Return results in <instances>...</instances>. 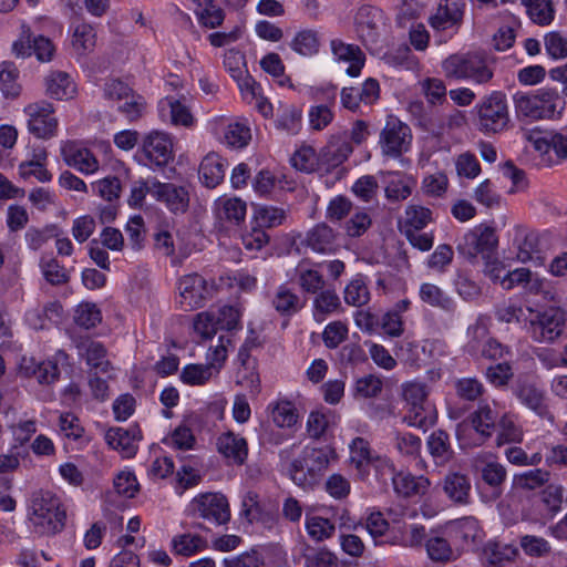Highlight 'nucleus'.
I'll return each instance as SVG.
<instances>
[{
  "mask_svg": "<svg viewBox=\"0 0 567 567\" xmlns=\"http://www.w3.org/2000/svg\"><path fill=\"white\" fill-rule=\"evenodd\" d=\"M336 456L330 446H306L301 455L288 464L287 474L296 485L311 489L319 484Z\"/></svg>",
  "mask_w": 567,
  "mask_h": 567,
  "instance_id": "nucleus-1",
  "label": "nucleus"
},
{
  "mask_svg": "<svg viewBox=\"0 0 567 567\" xmlns=\"http://www.w3.org/2000/svg\"><path fill=\"white\" fill-rule=\"evenodd\" d=\"M518 116L530 120H553L560 115L565 101L555 87L543 86L529 93L517 92L513 96Z\"/></svg>",
  "mask_w": 567,
  "mask_h": 567,
  "instance_id": "nucleus-2",
  "label": "nucleus"
},
{
  "mask_svg": "<svg viewBox=\"0 0 567 567\" xmlns=\"http://www.w3.org/2000/svg\"><path fill=\"white\" fill-rule=\"evenodd\" d=\"M29 520L41 535L60 533L66 520V513L60 497L50 491H39L32 495Z\"/></svg>",
  "mask_w": 567,
  "mask_h": 567,
  "instance_id": "nucleus-3",
  "label": "nucleus"
},
{
  "mask_svg": "<svg viewBox=\"0 0 567 567\" xmlns=\"http://www.w3.org/2000/svg\"><path fill=\"white\" fill-rule=\"evenodd\" d=\"M476 127L486 135L502 134L512 128L507 96L503 91H492L476 103L473 110Z\"/></svg>",
  "mask_w": 567,
  "mask_h": 567,
  "instance_id": "nucleus-4",
  "label": "nucleus"
},
{
  "mask_svg": "<svg viewBox=\"0 0 567 567\" xmlns=\"http://www.w3.org/2000/svg\"><path fill=\"white\" fill-rule=\"evenodd\" d=\"M447 79L470 80L475 84H487L494 78L488 59L477 52L452 54L442 62Z\"/></svg>",
  "mask_w": 567,
  "mask_h": 567,
  "instance_id": "nucleus-5",
  "label": "nucleus"
},
{
  "mask_svg": "<svg viewBox=\"0 0 567 567\" xmlns=\"http://www.w3.org/2000/svg\"><path fill=\"white\" fill-rule=\"evenodd\" d=\"M567 313L559 307H549L537 311L529 320L527 332L539 343H553L564 332Z\"/></svg>",
  "mask_w": 567,
  "mask_h": 567,
  "instance_id": "nucleus-6",
  "label": "nucleus"
},
{
  "mask_svg": "<svg viewBox=\"0 0 567 567\" xmlns=\"http://www.w3.org/2000/svg\"><path fill=\"white\" fill-rule=\"evenodd\" d=\"M444 528L458 556L464 551L478 549L483 542L484 532L480 522L473 516L452 520Z\"/></svg>",
  "mask_w": 567,
  "mask_h": 567,
  "instance_id": "nucleus-7",
  "label": "nucleus"
},
{
  "mask_svg": "<svg viewBox=\"0 0 567 567\" xmlns=\"http://www.w3.org/2000/svg\"><path fill=\"white\" fill-rule=\"evenodd\" d=\"M23 112L28 116V131L34 137L50 140L56 135L59 123L51 103L47 101L30 103Z\"/></svg>",
  "mask_w": 567,
  "mask_h": 567,
  "instance_id": "nucleus-8",
  "label": "nucleus"
},
{
  "mask_svg": "<svg viewBox=\"0 0 567 567\" xmlns=\"http://www.w3.org/2000/svg\"><path fill=\"white\" fill-rule=\"evenodd\" d=\"M195 517L203 518L216 526L224 525L230 519L229 504L220 493H206L195 497L190 503Z\"/></svg>",
  "mask_w": 567,
  "mask_h": 567,
  "instance_id": "nucleus-9",
  "label": "nucleus"
},
{
  "mask_svg": "<svg viewBox=\"0 0 567 567\" xmlns=\"http://www.w3.org/2000/svg\"><path fill=\"white\" fill-rule=\"evenodd\" d=\"M564 488L560 485L549 484L540 493L532 508L524 513L525 520L546 524L561 509Z\"/></svg>",
  "mask_w": 567,
  "mask_h": 567,
  "instance_id": "nucleus-10",
  "label": "nucleus"
},
{
  "mask_svg": "<svg viewBox=\"0 0 567 567\" xmlns=\"http://www.w3.org/2000/svg\"><path fill=\"white\" fill-rule=\"evenodd\" d=\"M145 164L151 167H165L174 158L173 140L163 132L154 131L143 138L140 151Z\"/></svg>",
  "mask_w": 567,
  "mask_h": 567,
  "instance_id": "nucleus-11",
  "label": "nucleus"
},
{
  "mask_svg": "<svg viewBox=\"0 0 567 567\" xmlns=\"http://www.w3.org/2000/svg\"><path fill=\"white\" fill-rule=\"evenodd\" d=\"M497 244L498 237L495 229L488 226H480L464 235L462 241L457 245V250L464 257L473 259L477 255L489 256Z\"/></svg>",
  "mask_w": 567,
  "mask_h": 567,
  "instance_id": "nucleus-12",
  "label": "nucleus"
},
{
  "mask_svg": "<svg viewBox=\"0 0 567 567\" xmlns=\"http://www.w3.org/2000/svg\"><path fill=\"white\" fill-rule=\"evenodd\" d=\"M411 141V128L398 118H390L380 135L382 152L391 157H399L408 152Z\"/></svg>",
  "mask_w": 567,
  "mask_h": 567,
  "instance_id": "nucleus-13",
  "label": "nucleus"
},
{
  "mask_svg": "<svg viewBox=\"0 0 567 567\" xmlns=\"http://www.w3.org/2000/svg\"><path fill=\"white\" fill-rule=\"evenodd\" d=\"M378 463L384 464L386 472L392 480L394 491L403 497H421L425 495L431 486V482L423 475H412L405 472H395L394 465L386 458H378Z\"/></svg>",
  "mask_w": 567,
  "mask_h": 567,
  "instance_id": "nucleus-14",
  "label": "nucleus"
},
{
  "mask_svg": "<svg viewBox=\"0 0 567 567\" xmlns=\"http://www.w3.org/2000/svg\"><path fill=\"white\" fill-rule=\"evenodd\" d=\"M12 51L17 58H28L32 53L41 62L52 60L55 47L52 41L44 35L34 37L30 29H23L20 38L13 42Z\"/></svg>",
  "mask_w": 567,
  "mask_h": 567,
  "instance_id": "nucleus-15",
  "label": "nucleus"
},
{
  "mask_svg": "<svg viewBox=\"0 0 567 567\" xmlns=\"http://www.w3.org/2000/svg\"><path fill=\"white\" fill-rule=\"evenodd\" d=\"M181 305L184 310H194L203 307L210 295V287L206 279L198 274H189L178 280Z\"/></svg>",
  "mask_w": 567,
  "mask_h": 567,
  "instance_id": "nucleus-16",
  "label": "nucleus"
},
{
  "mask_svg": "<svg viewBox=\"0 0 567 567\" xmlns=\"http://www.w3.org/2000/svg\"><path fill=\"white\" fill-rule=\"evenodd\" d=\"M141 440L142 431L136 424L128 427H110L105 433L106 444L126 458L135 456Z\"/></svg>",
  "mask_w": 567,
  "mask_h": 567,
  "instance_id": "nucleus-17",
  "label": "nucleus"
},
{
  "mask_svg": "<svg viewBox=\"0 0 567 567\" xmlns=\"http://www.w3.org/2000/svg\"><path fill=\"white\" fill-rule=\"evenodd\" d=\"M340 95L342 106L351 112H357L361 103L371 105L379 100L380 84L378 80L369 78L361 87H343Z\"/></svg>",
  "mask_w": 567,
  "mask_h": 567,
  "instance_id": "nucleus-18",
  "label": "nucleus"
},
{
  "mask_svg": "<svg viewBox=\"0 0 567 567\" xmlns=\"http://www.w3.org/2000/svg\"><path fill=\"white\" fill-rule=\"evenodd\" d=\"M60 151L65 164L83 174H93L99 169V162L93 153L74 141L63 142Z\"/></svg>",
  "mask_w": 567,
  "mask_h": 567,
  "instance_id": "nucleus-19",
  "label": "nucleus"
},
{
  "mask_svg": "<svg viewBox=\"0 0 567 567\" xmlns=\"http://www.w3.org/2000/svg\"><path fill=\"white\" fill-rule=\"evenodd\" d=\"M464 8V0H441L436 11L429 18V23L437 31L458 27L463 21Z\"/></svg>",
  "mask_w": 567,
  "mask_h": 567,
  "instance_id": "nucleus-20",
  "label": "nucleus"
},
{
  "mask_svg": "<svg viewBox=\"0 0 567 567\" xmlns=\"http://www.w3.org/2000/svg\"><path fill=\"white\" fill-rule=\"evenodd\" d=\"M153 197L166 204L167 208L177 214L185 213L189 205V194L183 186L172 183H161L153 179Z\"/></svg>",
  "mask_w": 567,
  "mask_h": 567,
  "instance_id": "nucleus-21",
  "label": "nucleus"
},
{
  "mask_svg": "<svg viewBox=\"0 0 567 567\" xmlns=\"http://www.w3.org/2000/svg\"><path fill=\"white\" fill-rule=\"evenodd\" d=\"M302 245L317 254H333L338 250V234L327 224L320 223L309 229Z\"/></svg>",
  "mask_w": 567,
  "mask_h": 567,
  "instance_id": "nucleus-22",
  "label": "nucleus"
},
{
  "mask_svg": "<svg viewBox=\"0 0 567 567\" xmlns=\"http://www.w3.org/2000/svg\"><path fill=\"white\" fill-rule=\"evenodd\" d=\"M79 355L83 358L91 368V372L109 373L112 369L107 360V350L102 342L90 338L80 339L76 342Z\"/></svg>",
  "mask_w": 567,
  "mask_h": 567,
  "instance_id": "nucleus-23",
  "label": "nucleus"
},
{
  "mask_svg": "<svg viewBox=\"0 0 567 567\" xmlns=\"http://www.w3.org/2000/svg\"><path fill=\"white\" fill-rule=\"evenodd\" d=\"M424 547L427 557L436 564L445 565L460 557L451 539L446 536L445 528L442 532H435L427 536Z\"/></svg>",
  "mask_w": 567,
  "mask_h": 567,
  "instance_id": "nucleus-24",
  "label": "nucleus"
},
{
  "mask_svg": "<svg viewBox=\"0 0 567 567\" xmlns=\"http://www.w3.org/2000/svg\"><path fill=\"white\" fill-rule=\"evenodd\" d=\"M442 488L446 497L455 505L471 503V480L460 472H450L442 480Z\"/></svg>",
  "mask_w": 567,
  "mask_h": 567,
  "instance_id": "nucleus-25",
  "label": "nucleus"
},
{
  "mask_svg": "<svg viewBox=\"0 0 567 567\" xmlns=\"http://www.w3.org/2000/svg\"><path fill=\"white\" fill-rule=\"evenodd\" d=\"M515 396L522 404L534 411L542 417H550L545 395L535 384L527 381H518L513 388Z\"/></svg>",
  "mask_w": 567,
  "mask_h": 567,
  "instance_id": "nucleus-26",
  "label": "nucleus"
},
{
  "mask_svg": "<svg viewBox=\"0 0 567 567\" xmlns=\"http://www.w3.org/2000/svg\"><path fill=\"white\" fill-rule=\"evenodd\" d=\"M331 50L338 61L350 64L346 71L349 76L357 78L360 75L365 63V55L358 45L348 44L336 39L331 41Z\"/></svg>",
  "mask_w": 567,
  "mask_h": 567,
  "instance_id": "nucleus-27",
  "label": "nucleus"
},
{
  "mask_svg": "<svg viewBox=\"0 0 567 567\" xmlns=\"http://www.w3.org/2000/svg\"><path fill=\"white\" fill-rule=\"evenodd\" d=\"M496 419L497 413L488 403H481L477 410L471 414V425L477 435L475 440L476 445L484 444L492 436Z\"/></svg>",
  "mask_w": 567,
  "mask_h": 567,
  "instance_id": "nucleus-28",
  "label": "nucleus"
},
{
  "mask_svg": "<svg viewBox=\"0 0 567 567\" xmlns=\"http://www.w3.org/2000/svg\"><path fill=\"white\" fill-rule=\"evenodd\" d=\"M20 370L27 377H35L40 384H52L60 377L59 365L52 360L37 362L33 358H23Z\"/></svg>",
  "mask_w": 567,
  "mask_h": 567,
  "instance_id": "nucleus-29",
  "label": "nucleus"
},
{
  "mask_svg": "<svg viewBox=\"0 0 567 567\" xmlns=\"http://www.w3.org/2000/svg\"><path fill=\"white\" fill-rule=\"evenodd\" d=\"M272 308L285 318L298 313L305 306L300 297L287 285H280L271 297Z\"/></svg>",
  "mask_w": 567,
  "mask_h": 567,
  "instance_id": "nucleus-30",
  "label": "nucleus"
},
{
  "mask_svg": "<svg viewBox=\"0 0 567 567\" xmlns=\"http://www.w3.org/2000/svg\"><path fill=\"white\" fill-rule=\"evenodd\" d=\"M217 447L219 453L238 465L244 464L248 455L246 440L233 432L221 434L217 440Z\"/></svg>",
  "mask_w": 567,
  "mask_h": 567,
  "instance_id": "nucleus-31",
  "label": "nucleus"
},
{
  "mask_svg": "<svg viewBox=\"0 0 567 567\" xmlns=\"http://www.w3.org/2000/svg\"><path fill=\"white\" fill-rule=\"evenodd\" d=\"M426 445L435 465L437 466H445L454 457L450 435L443 430L433 431L427 439Z\"/></svg>",
  "mask_w": 567,
  "mask_h": 567,
  "instance_id": "nucleus-32",
  "label": "nucleus"
},
{
  "mask_svg": "<svg viewBox=\"0 0 567 567\" xmlns=\"http://www.w3.org/2000/svg\"><path fill=\"white\" fill-rule=\"evenodd\" d=\"M246 202L238 197L219 198L216 202V216L221 223L238 226L245 220Z\"/></svg>",
  "mask_w": 567,
  "mask_h": 567,
  "instance_id": "nucleus-33",
  "label": "nucleus"
},
{
  "mask_svg": "<svg viewBox=\"0 0 567 567\" xmlns=\"http://www.w3.org/2000/svg\"><path fill=\"white\" fill-rule=\"evenodd\" d=\"M198 173L206 187L215 188L225 177L224 159L216 153L207 154L199 165Z\"/></svg>",
  "mask_w": 567,
  "mask_h": 567,
  "instance_id": "nucleus-34",
  "label": "nucleus"
},
{
  "mask_svg": "<svg viewBox=\"0 0 567 567\" xmlns=\"http://www.w3.org/2000/svg\"><path fill=\"white\" fill-rule=\"evenodd\" d=\"M353 152L348 134L332 136L322 151V159L330 167H337Z\"/></svg>",
  "mask_w": 567,
  "mask_h": 567,
  "instance_id": "nucleus-35",
  "label": "nucleus"
},
{
  "mask_svg": "<svg viewBox=\"0 0 567 567\" xmlns=\"http://www.w3.org/2000/svg\"><path fill=\"white\" fill-rule=\"evenodd\" d=\"M45 92L52 99H70L75 93V85L70 75L63 71H53L45 76Z\"/></svg>",
  "mask_w": 567,
  "mask_h": 567,
  "instance_id": "nucleus-36",
  "label": "nucleus"
},
{
  "mask_svg": "<svg viewBox=\"0 0 567 567\" xmlns=\"http://www.w3.org/2000/svg\"><path fill=\"white\" fill-rule=\"evenodd\" d=\"M313 299L312 316L317 322H322L328 316L341 310V301L333 289H322Z\"/></svg>",
  "mask_w": 567,
  "mask_h": 567,
  "instance_id": "nucleus-37",
  "label": "nucleus"
},
{
  "mask_svg": "<svg viewBox=\"0 0 567 567\" xmlns=\"http://www.w3.org/2000/svg\"><path fill=\"white\" fill-rule=\"evenodd\" d=\"M390 179L385 186V197L391 202H401L411 196L416 182L413 177L399 172L388 173Z\"/></svg>",
  "mask_w": 567,
  "mask_h": 567,
  "instance_id": "nucleus-38",
  "label": "nucleus"
},
{
  "mask_svg": "<svg viewBox=\"0 0 567 567\" xmlns=\"http://www.w3.org/2000/svg\"><path fill=\"white\" fill-rule=\"evenodd\" d=\"M195 16L198 23L207 29H215L221 25L225 20V11L215 3V0H194Z\"/></svg>",
  "mask_w": 567,
  "mask_h": 567,
  "instance_id": "nucleus-39",
  "label": "nucleus"
},
{
  "mask_svg": "<svg viewBox=\"0 0 567 567\" xmlns=\"http://www.w3.org/2000/svg\"><path fill=\"white\" fill-rule=\"evenodd\" d=\"M517 259L520 262H533L535 266L545 265L546 257L539 248V237L536 233H525L519 239Z\"/></svg>",
  "mask_w": 567,
  "mask_h": 567,
  "instance_id": "nucleus-40",
  "label": "nucleus"
},
{
  "mask_svg": "<svg viewBox=\"0 0 567 567\" xmlns=\"http://www.w3.org/2000/svg\"><path fill=\"white\" fill-rule=\"evenodd\" d=\"M419 296L424 303H427L433 308H439L446 312H452L455 309L453 299L434 284H422L420 286Z\"/></svg>",
  "mask_w": 567,
  "mask_h": 567,
  "instance_id": "nucleus-41",
  "label": "nucleus"
},
{
  "mask_svg": "<svg viewBox=\"0 0 567 567\" xmlns=\"http://www.w3.org/2000/svg\"><path fill=\"white\" fill-rule=\"evenodd\" d=\"M350 454L351 463L354 464L358 470H361L369 464L373 465L377 471L384 470V464L377 462V460L381 457L372 456L369 442L363 437L358 436L352 440L350 444Z\"/></svg>",
  "mask_w": 567,
  "mask_h": 567,
  "instance_id": "nucleus-42",
  "label": "nucleus"
},
{
  "mask_svg": "<svg viewBox=\"0 0 567 567\" xmlns=\"http://www.w3.org/2000/svg\"><path fill=\"white\" fill-rule=\"evenodd\" d=\"M305 528L308 536L317 543L330 539L336 534V524L319 515H307Z\"/></svg>",
  "mask_w": 567,
  "mask_h": 567,
  "instance_id": "nucleus-43",
  "label": "nucleus"
},
{
  "mask_svg": "<svg viewBox=\"0 0 567 567\" xmlns=\"http://www.w3.org/2000/svg\"><path fill=\"white\" fill-rule=\"evenodd\" d=\"M296 278L303 292L316 295L324 288V278L316 269L301 261L296 268Z\"/></svg>",
  "mask_w": 567,
  "mask_h": 567,
  "instance_id": "nucleus-44",
  "label": "nucleus"
},
{
  "mask_svg": "<svg viewBox=\"0 0 567 567\" xmlns=\"http://www.w3.org/2000/svg\"><path fill=\"white\" fill-rule=\"evenodd\" d=\"M480 473L482 481L492 488L494 498H498L507 477L505 466L498 462L489 461L481 467Z\"/></svg>",
  "mask_w": 567,
  "mask_h": 567,
  "instance_id": "nucleus-45",
  "label": "nucleus"
},
{
  "mask_svg": "<svg viewBox=\"0 0 567 567\" xmlns=\"http://www.w3.org/2000/svg\"><path fill=\"white\" fill-rule=\"evenodd\" d=\"M319 32L312 29H305L296 33L290 42V48L302 56H312L319 52Z\"/></svg>",
  "mask_w": 567,
  "mask_h": 567,
  "instance_id": "nucleus-46",
  "label": "nucleus"
},
{
  "mask_svg": "<svg viewBox=\"0 0 567 567\" xmlns=\"http://www.w3.org/2000/svg\"><path fill=\"white\" fill-rule=\"evenodd\" d=\"M171 546L175 555L189 557L205 549L207 542L199 535L186 533L174 536Z\"/></svg>",
  "mask_w": 567,
  "mask_h": 567,
  "instance_id": "nucleus-47",
  "label": "nucleus"
},
{
  "mask_svg": "<svg viewBox=\"0 0 567 567\" xmlns=\"http://www.w3.org/2000/svg\"><path fill=\"white\" fill-rule=\"evenodd\" d=\"M288 210L272 205H258L255 207V220L260 228H275L287 219Z\"/></svg>",
  "mask_w": 567,
  "mask_h": 567,
  "instance_id": "nucleus-48",
  "label": "nucleus"
},
{
  "mask_svg": "<svg viewBox=\"0 0 567 567\" xmlns=\"http://www.w3.org/2000/svg\"><path fill=\"white\" fill-rule=\"evenodd\" d=\"M301 110L296 105H282L277 114L275 125L278 130L296 135L301 128Z\"/></svg>",
  "mask_w": 567,
  "mask_h": 567,
  "instance_id": "nucleus-49",
  "label": "nucleus"
},
{
  "mask_svg": "<svg viewBox=\"0 0 567 567\" xmlns=\"http://www.w3.org/2000/svg\"><path fill=\"white\" fill-rule=\"evenodd\" d=\"M220 364H187L181 372V380L188 385H203L210 380L214 371L218 373Z\"/></svg>",
  "mask_w": 567,
  "mask_h": 567,
  "instance_id": "nucleus-50",
  "label": "nucleus"
},
{
  "mask_svg": "<svg viewBox=\"0 0 567 567\" xmlns=\"http://www.w3.org/2000/svg\"><path fill=\"white\" fill-rule=\"evenodd\" d=\"M333 425L336 415L332 411H312L307 420V432L311 439L319 440Z\"/></svg>",
  "mask_w": 567,
  "mask_h": 567,
  "instance_id": "nucleus-51",
  "label": "nucleus"
},
{
  "mask_svg": "<svg viewBox=\"0 0 567 567\" xmlns=\"http://www.w3.org/2000/svg\"><path fill=\"white\" fill-rule=\"evenodd\" d=\"M19 70L12 62L0 64V90L7 99H16L21 92L18 83Z\"/></svg>",
  "mask_w": 567,
  "mask_h": 567,
  "instance_id": "nucleus-52",
  "label": "nucleus"
},
{
  "mask_svg": "<svg viewBox=\"0 0 567 567\" xmlns=\"http://www.w3.org/2000/svg\"><path fill=\"white\" fill-rule=\"evenodd\" d=\"M370 300V291L364 277L358 275L344 288V301L353 307H361Z\"/></svg>",
  "mask_w": 567,
  "mask_h": 567,
  "instance_id": "nucleus-53",
  "label": "nucleus"
},
{
  "mask_svg": "<svg viewBox=\"0 0 567 567\" xmlns=\"http://www.w3.org/2000/svg\"><path fill=\"white\" fill-rule=\"evenodd\" d=\"M404 215L403 230H409V228L422 230L433 220L430 208L415 204L409 205Z\"/></svg>",
  "mask_w": 567,
  "mask_h": 567,
  "instance_id": "nucleus-54",
  "label": "nucleus"
},
{
  "mask_svg": "<svg viewBox=\"0 0 567 567\" xmlns=\"http://www.w3.org/2000/svg\"><path fill=\"white\" fill-rule=\"evenodd\" d=\"M271 416L274 423L279 427H292L299 420L295 404L288 400H280L274 404Z\"/></svg>",
  "mask_w": 567,
  "mask_h": 567,
  "instance_id": "nucleus-55",
  "label": "nucleus"
},
{
  "mask_svg": "<svg viewBox=\"0 0 567 567\" xmlns=\"http://www.w3.org/2000/svg\"><path fill=\"white\" fill-rule=\"evenodd\" d=\"M548 481L549 473L542 468L518 473L513 477L514 486L525 491L536 489L545 485Z\"/></svg>",
  "mask_w": 567,
  "mask_h": 567,
  "instance_id": "nucleus-56",
  "label": "nucleus"
},
{
  "mask_svg": "<svg viewBox=\"0 0 567 567\" xmlns=\"http://www.w3.org/2000/svg\"><path fill=\"white\" fill-rule=\"evenodd\" d=\"M544 47L546 54L551 60L567 59V37L559 31H549L544 35Z\"/></svg>",
  "mask_w": 567,
  "mask_h": 567,
  "instance_id": "nucleus-57",
  "label": "nucleus"
},
{
  "mask_svg": "<svg viewBox=\"0 0 567 567\" xmlns=\"http://www.w3.org/2000/svg\"><path fill=\"white\" fill-rule=\"evenodd\" d=\"M365 529L371 535L375 545L390 543L396 544L394 539H383L389 529V523L380 512L371 513L365 520Z\"/></svg>",
  "mask_w": 567,
  "mask_h": 567,
  "instance_id": "nucleus-58",
  "label": "nucleus"
},
{
  "mask_svg": "<svg viewBox=\"0 0 567 567\" xmlns=\"http://www.w3.org/2000/svg\"><path fill=\"white\" fill-rule=\"evenodd\" d=\"M455 393L463 401L474 402L484 393V385L476 378H461L454 382Z\"/></svg>",
  "mask_w": 567,
  "mask_h": 567,
  "instance_id": "nucleus-59",
  "label": "nucleus"
},
{
  "mask_svg": "<svg viewBox=\"0 0 567 567\" xmlns=\"http://www.w3.org/2000/svg\"><path fill=\"white\" fill-rule=\"evenodd\" d=\"M95 45V33L90 24L81 23L75 27L72 37V47L80 55L91 51Z\"/></svg>",
  "mask_w": 567,
  "mask_h": 567,
  "instance_id": "nucleus-60",
  "label": "nucleus"
},
{
  "mask_svg": "<svg viewBox=\"0 0 567 567\" xmlns=\"http://www.w3.org/2000/svg\"><path fill=\"white\" fill-rule=\"evenodd\" d=\"M101 320L102 315L95 303L83 302L75 309L74 321L81 328H94L101 322Z\"/></svg>",
  "mask_w": 567,
  "mask_h": 567,
  "instance_id": "nucleus-61",
  "label": "nucleus"
},
{
  "mask_svg": "<svg viewBox=\"0 0 567 567\" xmlns=\"http://www.w3.org/2000/svg\"><path fill=\"white\" fill-rule=\"evenodd\" d=\"M525 7L530 20L539 25H547L554 19L550 0H532Z\"/></svg>",
  "mask_w": 567,
  "mask_h": 567,
  "instance_id": "nucleus-62",
  "label": "nucleus"
},
{
  "mask_svg": "<svg viewBox=\"0 0 567 567\" xmlns=\"http://www.w3.org/2000/svg\"><path fill=\"white\" fill-rule=\"evenodd\" d=\"M473 198L486 208L499 207L502 203V196L495 190V187L491 179H484L474 189Z\"/></svg>",
  "mask_w": 567,
  "mask_h": 567,
  "instance_id": "nucleus-63",
  "label": "nucleus"
},
{
  "mask_svg": "<svg viewBox=\"0 0 567 567\" xmlns=\"http://www.w3.org/2000/svg\"><path fill=\"white\" fill-rule=\"evenodd\" d=\"M394 447L401 455L416 457L420 455L422 441L417 435L408 432H396Z\"/></svg>",
  "mask_w": 567,
  "mask_h": 567,
  "instance_id": "nucleus-64",
  "label": "nucleus"
}]
</instances>
